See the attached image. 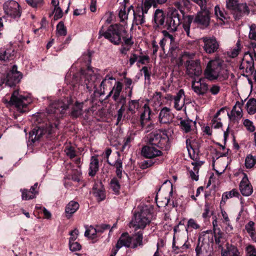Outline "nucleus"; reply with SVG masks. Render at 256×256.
<instances>
[{"mask_svg": "<svg viewBox=\"0 0 256 256\" xmlns=\"http://www.w3.org/2000/svg\"><path fill=\"white\" fill-rule=\"evenodd\" d=\"M4 12L8 16L14 19H19L22 15L20 6L14 0H8L3 4Z\"/></svg>", "mask_w": 256, "mask_h": 256, "instance_id": "9b49d317", "label": "nucleus"}, {"mask_svg": "<svg viewBox=\"0 0 256 256\" xmlns=\"http://www.w3.org/2000/svg\"><path fill=\"white\" fill-rule=\"evenodd\" d=\"M240 195L238 190L233 189L230 192H224L222 196V200L225 202L228 199L236 196L238 197Z\"/></svg>", "mask_w": 256, "mask_h": 256, "instance_id": "49530a36", "label": "nucleus"}, {"mask_svg": "<svg viewBox=\"0 0 256 256\" xmlns=\"http://www.w3.org/2000/svg\"><path fill=\"white\" fill-rule=\"evenodd\" d=\"M152 219V215L150 209L146 206L144 207L134 214V219L132 221L133 227L135 230L144 229L150 224Z\"/></svg>", "mask_w": 256, "mask_h": 256, "instance_id": "39448f33", "label": "nucleus"}, {"mask_svg": "<svg viewBox=\"0 0 256 256\" xmlns=\"http://www.w3.org/2000/svg\"><path fill=\"white\" fill-rule=\"evenodd\" d=\"M255 224L252 221H250L245 226V229L247 232L249 234L252 240L256 239V233H255Z\"/></svg>", "mask_w": 256, "mask_h": 256, "instance_id": "a19ab883", "label": "nucleus"}, {"mask_svg": "<svg viewBox=\"0 0 256 256\" xmlns=\"http://www.w3.org/2000/svg\"><path fill=\"white\" fill-rule=\"evenodd\" d=\"M240 70H245V72L248 74H252L254 69V62L252 59L250 60L243 61L240 66Z\"/></svg>", "mask_w": 256, "mask_h": 256, "instance_id": "72a5a7b5", "label": "nucleus"}, {"mask_svg": "<svg viewBox=\"0 0 256 256\" xmlns=\"http://www.w3.org/2000/svg\"><path fill=\"white\" fill-rule=\"evenodd\" d=\"M38 184L36 182L34 184L31 186L30 190L27 189H21L22 198V200H27L33 199L36 197V195L38 194V191L36 190Z\"/></svg>", "mask_w": 256, "mask_h": 256, "instance_id": "412c9836", "label": "nucleus"}, {"mask_svg": "<svg viewBox=\"0 0 256 256\" xmlns=\"http://www.w3.org/2000/svg\"><path fill=\"white\" fill-rule=\"evenodd\" d=\"M193 22L200 26L204 28L207 27L210 22V12L209 10L206 8L201 9L194 18Z\"/></svg>", "mask_w": 256, "mask_h": 256, "instance_id": "ddd939ff", "label": "nucleus"}, {"mask_svg": "<svg viewBox=\"0 0 256 256\" xmlns=\"http://www.w3.org/2000/svg\"><path fill=\"white\" fill-rule=\"evenodd\" d=\"M239 187L242 194L244 196H249L251 195L253 192L252 186L246 174L242 178Z\"/></svg>", "mask_w": 256, "mask_h": 256, "instance_id": "aec40b11", "label": "nucleus"}, {"mask_svg": "<svg viewBox=\"0 0 256 256\" xmlns=\"http://www.w3.org/2000/svg\"><path fill=\"white\" fill-rule=\"evenodd\" d=\"M132 237V238L131 246L132 248H136L138 246H142L143 232L142 231L136 232Z\"/></svg>", "mask_w": 256, "mask_h": 256, "instance_id": "2f4dec72", "label": "nucleus"}, {"mask_svg": "<svg viewBox=\"0 0 256 256\" xmlns=\"http://www.w3.org/2000/svg\"><path fill=\"white\" fill-rule=\"evenodd\" d=\"M222 256H240V252L236 247L230 246L227 248V250L222 252Z\"/></svg>", "mask_w": 256, "mask_h": 256, "instance_id": "58836bf2", "label": "nucleus"}, {"mask_svg": "<svg viewBox=\"0 0 256 256\" xmlns=\"http://www.w3.org/2000/svg\"><path fill=\"white\" fill-rule=\"evenodd\" d=\"M144 112L140 115V124L142 127L146 126V124L151 120V110L146 104L143 107Z\"/></svg>", "mask_w": 256, "mask_h": 256, "instance_id": "bb28decb", "label": "nucleus"}, {"mask_svg": "<svg viewBox=\"0 0 256 256\" xmlns=\"http://www.w3.org/2000/svg\"><path fill=\"white\" fill-rule=\"evenodd\" d=\"M148 139L151 146H156L164 150H168L170 148L169 138L166 130L152 132L148 135Z\"/></svg>", "mask_w": 256, "mask_h": 256, "instance_id": "7ed1b4c3", "label": "nucleus"}, {"mask_svg": "<svg viewBox=\"0 0 256 256\" xmlns=\"http://www.w3.org/2000/svg\"><path fill=\"white\" fill-rule=\"evenodd\" d=\"M70 103L67 100L65 104L62 100L55 101L50 104L47 108V112L48 114H62L64 110L68 108Z\"/></svg>", "mask_w": 256, "mask_h": 256, "instance_id": "dca6fc26", "label": "nucleus"}, {"mask_svg": "<svg viewBox=\"0 0 256 256\" xmlns=\"http://www.w3.org/2000/svg\"><path fill=\"white\" fill-rule=\"evenodd\" d=\"M14 56V51L9 52L4 49H0V60L6 61L12 58Z\"/></svg>", "mask_w": 256, "mask_h": 256, "instance_id": "a18cd8bd", "label": "nucleus"}, {"mask_svg": "<svg viewBox=\"0 0 256 256\" xmlns=\"http://www.w3.org/2000/svg\"><path fill=\"white\" fill-rule=\"evenodd\" d=\"M22 78V73L18 70L16 65H14L6 73V77L1 80L0 86L5 84L6 86L10 87L14 86L20 82Z\"/></svg>", "mask_w": 256, "mask_h": 256, "instance_id": "9d476101", "label": "nucleus"}, {"mask_svg": "<svg viewBox=\"0 0 256 256\" xmlns=\"http://www.w3.org/2000/svg\"><path fill=\"white\" fill-rule=\"evenodd\" d=\"M246 108L248 113L250 114H254L256 112V99H250L246 104Z\"/></svg>", "mask_w": 256, "mask_h": 256, "instance_id": "37998d69", "label": "nucleus"}, {"mask_svg": "<svg viewBox=\"0 0 256 256\" xmlns=\"http://www.w3.org/2000/svg\"><path fill=\"white\" fill-rule=\"evenodd\" d=\"M64 152L66 156L70 159L74 158L76 156V152L74 148L72 146H66Z\"/></svg>", "mask_w": 256, "mask_h": 256, "instance_id": "864d4df0", "label": "nucleus"}, {"mask_svg": "<svg viewBox=\"0 0 256 256\" xmlns=\"http://www.w3.org/2000/svg\"><path fill=\"white\" fill-rule=\"evenodd\" d=\"M186 74L192 80L198 78L202 72L200 59L186 60L184 62Z\"/></svg>", "mask_w": 256, "mask_h": 256, "instance_id": "1a4fd4ad", "label": "nucleus"}, {"mask_svg": "<svg viewBox=\"0 0 256 256\" xmlns=\"http://www.w3.org/2000/svg\"><path fill=\"white\" fill-rule=\"evenodd\" d=\"M153 20L158 26H162L164 28L166 20L164 12L161 9H156L154 14Z\"/></svg>", "mask_w": 256, "mask_h": 256, "instance_id": "5701e85b", "label": "nucleus"}, {"mask_svg": "<svg viewBox=\"0 0 256 256\" xmlns=\"http://www.w3.org/2000/svg\"><path fill=\"white\" fill-rule=\"evenodd\" d=\"M138 8H137L136 11L133 10L134 23L136 25H142L146 22V15Z\"/></svg>", "mask_w": 256, "mask_h": 256, "instance_id": "393cba45", "label": "nucleus"}, {"mask_svg": "<svg viewBox=\"0 0 256 256\" xmlns=\"http://www.w3.org/2000/svg\"><path fill=\"white\" fill-rule=\"evenodd\" d=\"M174 6L179 10V12L184 15V8H190V2L189 0H176L174 3Z\"/></svg>", "mask_w": 256, "mask_h": 256, "instance_id": "473e14b6", "label": "nucleus"}, {"mask_svg": "<svg viewBox=\"0 0 256 256\" xmlns=\"http://www.w3.org/2000/svg\"><path fill=\"white\" fill-rule=\"evenodd\" d=\"M214 14L218 18L222 21L228 18V14L224 10L220 8L218 6H216L214 8Z\"/></svg>", "mask_w": 256, "mask_h": 256, "instance_id": "79ce46f5", "label": "nucleus"}, {"mask_svg": "<svg viewBox=\"0 0 256 256\" xmlns=\"http://www.w3.org/2000/svg\"><path fill=\"white\" fill-rule=\"evenodd\" d=\"M122 86L123 84L121 82L117 81L115 82L114 86L111 90L113 94L112 98L114 100H116L118 97L121 96L120 93L122 91Z\"/></svg>", "mask_w": 256, "mask_h": 256, "instance_id": "c9c22d12", "label": "nucleus"}, {"mask_svg": "<svg viewBox=\"0 0 256 256\" xmlns=\"http://www.w3.org/2000/svg\"><path fill=\"white\" fill-rule=\"evenodd\" d=\"M52 12L54 13V20H57L61 18L63 15L62 10L61 9V8L60 6L54 8V11Z\"/></svg>", "mask_w": 256, "mask_h": 256, "instance_id": "338daca9", "label": "nucleus"}, {"mask_svg": "<svg viewBox=\"0 0 256 256\" xmlns=\"http://www.w3.org/2000/svg\"><path fill=\"white\" fill-rule=\"evenodd\" d=\"M204 75L206 79L210 81L224 80L228 78L229 73L224 61L215 60L208 62L204 70Z\"/></svg>", "mask_w": 256, "mask_h": 256, "instance_id": "f257e3e1", "label": "nucleus"}, {"mask_svg": "<svg viewBox=\"0 0 256 256\" xmlns=\"http://www.w3.org/2000/svg\"><path fill=\"white\" fill-rule=\"evenodd\" d=\"M82 172L80 169L74 170L72 172V179L74 182H78L81 180Z\"/></svg>", "mask_w": 256, "mask_h": 256, "instance_id": "6e6d98bb", "label": "nucleus"}, {"mask_svg": "<svg viewBox=\"0 0 256 256\" xmlns=\"http://www.w3.org/2000/svg\"><path fill=\"white\" fill-rule=\"evenodd\" d=\"M152 6L156 7V0H142L141 6L138 8L144 14H148L149 10Z\"/></svg>", "mask_w": 256, "mask_h": 256, "instance_id": "7c9ffc66", "label": "nucleus"}, {"mask_svg": "<svg viewBox=\"0 0 256 256\" xmlns=\"http://www.w3.org/2000/svg\"><path fill=\"white\" fill-rule=\"evenodd\" d=\"M128 13L126 12V6H124L120 9L118 12V16L121 22L124 21L128 18Z\"/></svg>", "mask_w": 256, "mask_h": 256, "instance_id": "69168bd1", "label": "nucleus"}, {"mask_svg": "<svg viewBox=\"0 0 256 256\" xmlns=\"http://www.w3.org/2000/svg\"><path fill=\"white\" fill-rule=\"evenodd\" d=\"M84 104V102H76L75 105L73 107L71 112V116L72 117L76 118L82 115Z\"/></svg>", "mask_w": 256, "mask_h": 256, "instance_id": "e433bc0d", "label": "nucleus"}, {"mask_svg": "<svg viewBox=\"0 0 256 256\" xmlns=\"http://www.w3.org/2000/svg\"><path fill=\"white\" fill-rule=\"evenodd\" d=\"M110 187L116 194H118L119 193L120 186L117 178H114L111 180Z\"/></svg>", "mask_w": 256, "mask_h": 256, "instance_id": "09e8293b", "label": "nucleus"}, {"mask_svg": "<svg viewBox=\"0 0 256 256\" xmlns=\"http://www.w3.org/2000/svg\"><path fill=\"white\" fill-rule=\"evenodd\" d=\"M200 228V225L196 223L194 220L190 218L188 222L186 227V230L188 232V228L196 230Z\"/></svg>", "mask_w": 256, "mask_h": 256, "instance_id": "5fc2aeb1", "label": "nucleus"}, {"mask_svg": "<svg viewBox=\"0 0 256 256\" xmlns=\"http://www.w3.org/2000/svg\"><path fill=\"white\" fill-rule=\"evenodd\" d=\"M206 78L204 77L200 78L198 80L196 78L192 80V89L198 96H204L208 90V86L205 82Z\"/></svg>", "mask_w": 256, "mask_h": 256, "instance_id": "4468645a", "label": "nucleus"}, {"mask_svg": "<svg viewBox=\"0 0 256 256\" xmlns=\"http://www.w3.org/2000/svg\"><path fill=\"white\" fill-rule=\"evenodd\" d=\"M172 248L174 251L176 253L182 252L188 248V246L186 243L183 244L182 246H176L175 238L174 237L172 242Z\"/></svg>", "mask_w": 256, "mask_h": 256, "instance_id": "603ef678", "label": "nucleus"}, {"mask_svg": "<svg viewBox=\"0 0 256 256\" xmlns=\"http://www.w3.org/2000/svg\"><path fill=\"white\" fill-rule=\"evenodd\" d=\"M248 38L250 40L256 41V25L255 24H252L250 26Z\"/></svg>", "mask_w": 256, "mask_h": 256, "instance_id": "13d9d810", "label": "nucleus"}, {"mask_svg": "<svg viewBox=\"0 0 256 256\" xmlns=\"http://www.w3.org/2000/svg\"><path fill=\"white\" fill-rule=\"evenodd\" d=\"M111 80H116V78L112 76H110L107 74L104 79L102 80L100 84V92H99L100 94H103L104 92V90L107 88L108 86H112Z\"/></svg>", "mask_w": 256, "mask_h": 256, "instance_id": "f704fd0d", "label": "nucleus"}, {"mask_svg": "<svg viewBox=\"0 0 256 256\" xmlns=\"http://www.w3.org/2000/svg\"><path fill=\"white\" fill-rule=\"evenodd\" d=\"M152 146H143L141 151L142 156L149 159L162 156V151Z\"/></svg>", "mask_w": 256, "mask_h": 256, "instance_id": "a211bd4d", "label": "nucleus"}, {"mask_svg": "<svg viewBox=\"0 0 256 256\" xmlns=\"http://www.w3.org/2000/svg\"><path fill=\"white\" fill-rule=\"evenodd\" d=\"M116 102V107L120 106V108L118 110L117 112V122H120L122 120L123 114L126 110V97L122 95L118 97L116 100H114Z\"/></svg>", "mask_w": 256, "mask_h": 256, "instance_id": "6ab92c4d", "label": "nucleus"}, {"mask_svg": "<svg viewBox=\"0 0 256 256\" xmlns=\"http://www.w3.org/2000/svg\"><path fill=\"white\" fill-rule=\"evenodd\" d=\"M196 122L195 121L189 119H180V126L182 130L185 133L190 132L192 128L195 126Z\"/></svg>", "mask_w": 256, "mask_h": 256, "instance_id": "cd10ccee", "label": "nucleus"}, {"mask_svg": "<svg viewBox=\"0 0 256 256\" xmlns=\"http://www.w3.org/2000/svg\"><path fill=\"white\" fill-rule=\"evenodd\" d=\"M194 16L188 15L186 16V20L182 24V27L188 36H190V26L192 22H193Z\"/></svg>", "mask_w": 256, "mask_h": 256, "instance_id": "c03bdc74", "label": "nucleus"}, {"mask_svg": "<svg viewBox=\"0 0 256 256\" xmlns=\"http://www.w3.org/2000/svg\"><path fill=\"white\" fill-rule=\"evenodd\" d=\"M125 32H126V30L120 24H112L106 30H104V27L102 26L99 30L98 38L104 36L114 44L119 45L122 42V34Z\"/></svg>", "mask_w": 256, "mask_h": 256, "instance_id": "f03ea898", "label": "nucleus"}, {"mask_svg": "<svg viewBox=\"0 0 256 256\" xmlns=\"http://www.w3.org/2000/svg\"><path fill=\"white\" fill-rule=\"evenodd\" d=\"M56 126L54 128L52 124H46L44 127H36L29 133V141L32 143L35 142L40 140V138L44 136L46 138H51L52 134L54 132V129H56Z\"/></svg>", "mask_w": 256, "mask_h": 256, "instance_id": "6e6552de", "label": "nucleus"}, {"mask_svg": "<svg viewBox=\"0 0 256 256\" xmlns=\"http://www.w3.org/2000/svg\"><path fill=\"white\" fill-rule=\"evenodd\" d=\"M210 203L206 202L204 206V212L202 213V216L203 218H206L210 217L212 213L210 214Z\"/></svg>", "mask_w": 256, "mask_h": 256, "instance_id": "e2e57ef3", "label": "nucleus"}, {"mask_svg": "<svg viewBox=\"0 0 256 256\" xmlns=\"http://www.w3.org/2000/svg\"><path fill=\"white\" fill-rule=\"evenodd\" d=\"M99 162L98 158V156H92L90 158V164L88 175L91 176H94L99 170Z\"/></svg>", "mask_w": 256, "mask_h": 256, "instance_id": "a878e982", "label": "nucleus"}, {"mask_svg": "<svg viewBox=\"0 0 256 256\" xmlns=\"http://www.w3.org/2000/svg\"><path fill=\"white\" fill-rule=\"evenodd\" d=\"M69 247L70 250L72 252L78 251L82 248L80 244L76 242H69Z\"/></svg>", "mask_w": 256, "mask_h": 256, "instance_id": "052dcab7", "label": "nucleus"}, {"mask_svg": "<svg viewBox=\"0 0 256 256\" xmlns=\"http://www.w3.org/2000/svg\"><path fill=\"white\" fill-rule=\"evenodd\" d=\"M243 124L249 132H254V131L255 126H254L252 122L248 119L244 120Z\"/></svg>", "mask_w": 256, "mask_h": 256, "instance_id": "bf43d9fd", "label": "nucleus"}, {"mask_svg": "<svg viewBox=\"0 0 256 256\" xmlns=\"http://www.w3.org/2000/svg\"><path fill=\"white\" fill-rule=\"evenodd\" d=\"M250 10L246 3H241L237 5L232 12L235 20H239L245 16L249 14Z\"/></svg>", "mask_w": 256, "mask_h": 256, "instance_id": "f3484780", "label": "nucleus"}, {"mask_svg": "<svg viewBox=\"0 0 256 256\" xmlns=\"http://www.w3.org/2000/svg\"><path fill=\"white\" fill-rule=\"evenodd\" d=\"M132 238L128 232L123 233L119 238L116 244V248L119 250L122 246L126 248L131 247Z\"/></svg>", "mask_w": 256, "mask_h": 256, "instance_id": "4be33fe9", "label": "nucleus"}, {"mask_svg": "<svg viewBox=\"0 0 256 256\" xmlns=\"http://www.w3.org/2000/svg\"><path fill=\"white\" fill-rule=\"evenodd\" d=\"M186 148L190 158L193 160H196L199 152L198 148H195L193 144H192L190 139L186 140Z\"/></svg>", "mask_w": 256, "mask_h": 256, "instance_id": "c756f323", "label": "nucleus"}, {"mask_svg": "<svg viewBox=\"0 0 256 256\" xmlns=\"http://www.w3.org/2000/svg\"><path fill=\"white\" fill-rule=\"evenodd\" d=\"M244 105V102H236L232 110V116H235L236 115L238 117L241 118L242 116V106Z\"/></svg>", "mask_w": 256, "mask_h": 256, "instance_id": "ea45409f", "label": "nucleus"}, {"mask_svg": "<svg viewBox=\"0 0 256 256\" xmlns=\"http://www.w3.org/2000/svg\"><path fill=\"white\" fill-rule=\"evenodd\" d=\"M26 2L34 8L40 7L44 4L43 0H26Z\"/></svg>", "mask_w": 256, "mask_h": 256, "instance_id": "680f3d73", "label": "nucleus"}, {"mask_svg": "<svg viewBox=\"0 0 256 256\" xmlns=\"http://www.w3.org/2000/svg\"><path fill=\"white\" fill-rule=\"evenodd\" d=\"M241 48L242 47L240 44V40H238L236 42L235 48L232 50L230 54V56L232 58H235L237 56L241 50Z\"/></svg>", "mask_w": 256, "mask_h": 256, "instance_id": "4d7b16f0", "label": "nucleus"}, {"mask_svg": "<svg viewBox=\"0 0 256 256\" xmlns=\"http://www.w3.org/2000/svg\"><path fill=\"white\" fill-rule=\"evenodd\" d=\"M110 165L114 166L116 169V172L117 176L119 178H121L122 172V162L120 158H118L114 163H110Z\"/></svg>", "mask_w": 256, "mask_h": 256, "instance_id": "4c0bfd02", "label": "nucleus"}, {"mask_svg": "<svg viewBox=\"0 0 256 256\" xmlns=\"http://www.w3.org/2000/svg\"><path fill=\"white\" fill-rule=\"evenodd\" d=\"M246 252L247 256H256V250L251 245H249L246 248Z\"/></svg>", "mask_w": 256, "mask_h": 256, "instance_id": "774afa93", "label": "nucleus"}, {"mask_svg": "<svg viewBox=\"0 0 256 256\" xmlns=\"http://www.w3.org/2000/svg\"><path fill=\"white\" fill-rule=\"evenodd\" d=\"M184 16L176 8L170 10L166 15L164 28L170 32H176L182 22Z\"/></svg>", "mask_w": 256, "mask_h": 256, "instance_id": "423d86ee", "label": "nucleus"}, {"mask_svg": "<svg viewBox=\"0 0 256 256\" xmlns=\"http://www.w3.org/2000/svg\"><path fill=\"white\" fill-rule=\"evenodd\" d=\"M256 164V157L250 154H248L245 160V166L247 168L254 167Z\"/></svg>", "mask_w": 256, "mask_h": 256, "instance_id": "de8ad7c7", "label": "nucleus"}, {"mask_svg": "<svg viewBox=\"0 0 256 256\" xmlns=\"http://www.w3.org/2000/svg\"><path fill=\"white\" fill-rule=\"evenodd\" d=\"M56 32L58 35L65 36L67 34L66 27L64 26L62 22H60L56 26Z\"/></svg>", "mask_w": 256, "mask_h": 256, "instance_id": "3c124183", "label": "nucleus"}, {"mask_svg": "<svg viewBox=\"0 0 256 256\" xmlns=\"http://www.w3.org/2000/svg\"><path fill=\"white\" fill-rule=\"evenodd\" d=\"M158 118L161 124L169 123L172 118L170 110L167 107L162 108L160 112Z\"/></svg>", "mask_w": 256, "mask_h": 256, "instance_id": "b1692460", "label": "nucleus"}, {"mask_svg": "<svg viewBox=\"0 0 256 256\" xmlns=\"http://www.w3.org/2000/svg\"><path fill=\"white\" fill-rule=\"evenodd\" d=\"M126 106V112L123 114L122 118L130 120L132 123L134 124L136 120H132V118L139 108L138 100H130Z\"/></svg>", "mask_w": 256, "mask_h": 256, "instance_id": "2eb2a0df", "label": "nucleus"}, {"mask_svg": "<svg viewBox=\"0 0 256 256\" xmlns=\"http://www.w3.org/2000/svg\"><path fill=\"white\" fill-rule=\"evenodd\" d=\"M79 204L74 201H70L66 206L65 212L66 217L70 218L76 212L79 208Z\"/></svg>", "mask_w": 256, "mask_h": 256, "instance_id": "c85d7f7f", "label": "nucleus"}, {"mask_svg": "<svg viewBox=\"0 0 256 256\" xmlns=\"http://www.w3.org/2000/svg\"><path fill=\"white\" fill-rule=\"evenodd\" d=\"M80 79L78 83L81 86H86L89 92H91L93 89L94 92H96V82L98 80V76L94 74L92 68L88 66L86 70H82L78 74Z\"/></svg>", "mask_w": 256, "mask_h": 256, "instance_id": "20e7f679", "label": "nucleus"}, {"mask_svg": "<svg viewBox=\"0 0 256 256\" xmlns=\"http://www.w3.org/2000/svg\"><path fill=\"white\" fill-rule=\"evenodd\" d=\"M202 40L204 42V50L206 54H212L218 51L220 44L215 37L205 36L202 38Z\"/></svg>", "mask_w": 256, "mask_h": 256, "instance_id": "f8f14e48", "label": "nucleus"}, {"mask_svg": "<svg viewBox=\"0 0 256 256\" xmlns=\"http://www.w3.org/2000/svg\"><path fill=\"white\" fill-rule=\"evenodd\" d=\"M180 50V48L178 44H176L175 42L170 44V46L169 49V52L172 56H176Z\"/></svg>", "mask_w": 256, "mask_h": 256, "instance_id": "8fccbe9b", "label": "nucleus"}, {"mask_svg": "<svg viewBox=\"0 0 256 256\" xmlns=\"http://www.w3.org/2000/svg\"><path fill=\"white\" fill-rule=\"evenodd\" d=\"M28 97L20 94L18 90H14L10 100L4 99L2 102L8 104V106H14L19 112H24L25 110H24V108H26L28 103Z\"/></svg>", "mask_w": 256, "mask_h": 256, "instance_id": "0eeeda50", "label": "nucleus"}, {"mask_svg": "<svg viewBox=\"0 0 256 256\" xmlns=\"http://www.w3.org/2000/svg\"><path fill=\"white\" fill-rule=\"evenodd\" d=\"M94 194L99 202L104 200L106 198L105 192L102 190H98L94 192Z\"/></svg>", "mask_w": 256, "mask_h": 256, "instance_id": "0e129e2a", "label": "nucleus"}]
</instances>
